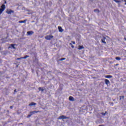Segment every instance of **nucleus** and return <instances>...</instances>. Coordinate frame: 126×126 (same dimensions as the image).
I'll return each instance as SVG.
<instances>
[{"instance_id":"obj_1","label":"nucleus","mask_w":126,"mask_h":126,"mask_svg":"<svg viewBox=\"0 0 126 126\" xmlns=\"http://www.w3.org/2000/svg\"><path fill=\"white\" fill-rule=\"evenodd\" d=\"M0 14H1V13H2V12H3L4 11V9H5V4H2L1 6H0Z\"/></svg>"},{"instance_id":"obj_2","label":"nucleus","mask_w":126,"mask_h":126,"mask_svg":"<svg viewBox=\"0 0 126 126\" xmlns=\"http://www.w3.org/2000/svg\"><path fill=\"white\" fill-rule=\"evenodd\" d=\"M53 38H54V36L51 35L45 36V39L46 40H51V39H53Z\"/></svg>"},{"instance_id":"obj_3","label":"nucleus","mask_w":126,"mask_h":126,"mask_svg":"<svg viewBox=\"0 0 126 126\" xmlns=\"http://www.w3.org/2000/svg\"><path fill=\"white\" fill-rule=\"evenodd\" d=\"M59 119L60 120H62V119H69V117H67L65 116L64 115H62L61 116L59 117Z\"/></svg>"},{"instance_id":"obj_4","label":"nucleus","mask_w":126,"mask_h":126,"mask_svg":"<svg viewBox=\"0 0 126 126\" xmlns=\"http://www.w3.org/2000/svg\"><path fill=\"white\" fill-rule=\"evenodd\" d=\"M40 111H31L30 112V114H31V115H33L34 114H37V113H40Z\"/></svg>"},{"instance_id":"obj_5","label":"nucleus","mask_w":126,"mask_h":126,"mask_svg":"<svg viewBox=\"0 0 126 126\" xmlns=\"http://www.w3.org/2000/svg\"><path fill=\"white\" fill-rule=\"evenodd\" d=\"M14 13V11H13L12 10H9L6 11V13H7V14H11Z\"/></svg>"},{"instance_id":"obj_6","label":"nucleus","mask_w":126,"mask_h":126,"mask_svg":"<svg viewBox=\"0 0 126 126\" xmlns=\"http://www.w3.org/2000/svg\"><path fill=\"white\" fill-rule=\"evenodd\" d=\"M27 34L29 35H33V34H34V32L33 31H29L27 32Z\"/></svg>"},{"instance_id":"obj_7","label":"nucleus","mask_w":126,"mask_h":126,"mask_svg":"<svg viewBox=\"0 0 126 126\" xmlns=\"http://www.w3.org/2000/svg\"><path fill=\"white\" fill-rule=\"evenodd\" d=\"M105 81V83L106 85H108V84H110V81H109V80L105 79L104 80Z\"/></svg>"},{"instance_id":"obj_8","label":"nucleus","mask_w":126,"mask_h":126,"mask_svg":"<svg viewBox=\"0 0 126 126\" xmlns=\"http://www.w3.org/2000/svg\"><path fill=\"white\" fill-rule=\"evenodd\" d=\"M69 100L72 101V102H73V101H74L75 99H74V98H73V97L70 96L69 97Z\"/></svg>"},{"instance_id":"obj_9","label":"nucleus","mask_w":126,"mask_h":126,"mask_svg":"<svg viewBox=\"0 0 126 126\" xmlns=\"http://www.w3.org/2000/svg\"><path fill=\"white\" fill-rule=\"evenodd\" d=\"M105 40H106V37H103V38L101 39V42L102 43H103L104 44H106V41H105Z\"/></svg>"},{"instance_id":"obj_10","label":"nucleus","mask_w":126,"mask_h":126,"mask_svg":"<svg viewBox=\"0 0 126 126\" xmlns=\"http://www.w3.org/2000/svg\"><path fill=\"white\" fill-rule=\"evenodd\" d=\"M26 21H27V19L24 20V21H19V23H26Z\"/></svg>"},{"instance_id":"obj_11","label":"nucleus","mask_w":126,"mask_h":126,"mask_svg":"<svg viewBox=\"0 0 126 126\" xmlns=\"http://www.w3.org/2000/svg\"><path fill=\"white\" fill-rule=\"evenodd\" d=\"M58 29L59 31V32H63V28H62V27H58Z\"/></svg>"},{"instance_id":"obj_12","label":"nucleus","mask_w":126,"mask_h":126,"mask_svg":"<svg viewBox=\"0 0 126 126\" xmlns=\"http://www.w3.org/2000/svg\"><path fill=\"white\" fill-rule=\"evenodd\" d=\"M78 49V50H82V49H84V47H83V46L79 45Z\"/></svg>"},{"instance_id":"obj_13","label":"nucleus","mask_w":126,"mask_h":126,"mask_svg":"<svg viewBox=\"0 0 126 126\" xmlns=\"http://www.w3.org/2000/svg\"><path fill=\"white\" fill-rule=\"evenodd\" d=\"M37 104L35 102H31L29 106H35Z\"/></svg>"},{"instance_id":"obj_14","label":"nucleus","mask_w":126,"mask_h":126,"mask_svg":"<svg viewBox=\"0 0 126 126\" xmlns=\"http://www.w3.org/2000/svg\"><path fill=\"white\" fill-rule=\"evenodd\" d=\"M105 78H112L113 76L112 75H106L105 76Z\"/></svg>"},{"instance_id":"obj_15","label":"nucleus","mask_w":126,"mask_h":126,"mask_svg":"<svg viewBox=\"0 0 126 126\" xmlns=\"http://www.w3.org/2000/svg\"><path fill=\"white\" fill-rule=\"evenodd\" d=\"M119 97H120V101H121V100H122V99L123 100H124V99H125V96H124V95H123V96L120 95Z\"/></svg>"},{"instance_id":"obj_16","label":"nucleus","mask_w":126,"mask_h":126,"mask_svg":"<svg viewBox=\"0 0 126 126\" xmlns=\"http://www.w3.org/2000/svg\"><path fill=\"white\" fill-rule=\"evenodd\" d=\"M38 90H39V91H41L42 92H43L44 91V89L42 87H39L38 88Z\"/></svg>"},{"instance_id":"obj_17","label":"nucleus","mask_w":126,"mask_h":126,"mask_svg":"<svg viewBox=\"0 0 126 126\" xmlns=\"http://www.w3.org/2000/svg\"><path fill=\"white\" fill-rule=\"evenodd\" d=\"M115 60H116L117 61H121V57H117L115 58Z\"/></svg>"},{"instance_id":"obj_18","label":"nucleus","mask_w":126,"mask_h":126,"mask_svg":"<svg viewBox=\"0 0 126 126\" xmlns=\"http://www.w3.org/2000/svg\"><path fill=\"white\" fill-rule=\"evenodd\" d=\"M11 47L13 49H15V44H11Z\"/></svg>"},{"instance_id":"obj_19","label":"nucleus","mask_w":126,"mask_h":126,"mask_svg":"<svg viewBox=\"0 0 126 126\" xmlns=\"http://www.w3.org/2000/svg\"><path fill=\"white\" fill-rule=\"evenodd\" d=\"M100 114L101 115H102V116H106V114H108V113L107 112V111H105V113H101Z\"/></svg>"},{"instance_id":"obj_20","label":"nucleus","mask_w":126,"mask_h":126,"mask_svg":"<svg viewBox=\"0 0 126 126\" xmlns=\"http://www.w3.org/2000/svg\"><path fill=\"white\" fill-rule=\"evenodd\" d=\"M27 58H29V56L26 55V56H25L24 57H22V59H27Z\"/></svg>"},{"instance_id":"obj_21","label":"nucleus","mask_w":126,"mask_h":126,"mask_svg":"<svg viewBox=\"0 0 126 126\" xmlns=\"http://www.w3.org/2000/svg\"><path fill=\"white\" fill-rule=\"evenodd\" d=\"M94 12H100V10H99L98 9H95L94 10Z\"/></svg>"},{"instance_id":"obj_22","label":"nucleus","mask_w":126,"mask_h":126,"mask_svg":"<svg viewBox=\"0 0 126 126\" xmlns=\"http://www.w3.org/2000/svg\"><path fill=\"white\" fill-rule=\"evenodd\" d=\"M114 1H115V2H116L117 3H119V2H121V1L118 0H113Z\"/></svg>"},{"instance_id":"obj_23","label":"nucleus","mask_w":126,"mask_h":126,"mask_svg":"<svg viewBox=\"0 0 126 126\" xmlns=\"http://www.w3.org/2000/svg\"><path fill=\"white\" fill-rule=\"evenodd\" d=\"M70 46H71V48H72V49L74 48V46L72 45V43H69Z\"/></svg>"},{"instance_id":"obj_24","label":"nucleus","mask_w":126,"mask_h":126,"mask_svg":"<svg viewBox=\"0 0 126 126\" xmlns=\"http://www.w3.org/2000/svg\"><path fill=\"white\" fill-rule=\"evenodd\" d=\"M64 60H65V58H61V59H60V61H64Z\"/></svg>"},{"instance_id":"obj_25","label":"nucleus","mask_w":126,"mask_h":126,"mask_svg":"<svg viewBox=\"0 0 126 126\" xmlns=\"http://www.w3.org/2000/svg\"><path fill=\"white\" fill-rule=\"evenodd\" d=\"M109 104L110 105V106H114V103L113 102H110Z\"/></svg>"},{"instance_id":"obj_26","label":"nucleus","mask_w":126,"mask_h":126,"mask_svg":"<svg viewBox=\"0 0 126 126\" xmlns=\"http://www.w3.org/2000/svg\"><path fill=\"white\" fill-rule=\"evenodd\" d=\"M22 59H23L22 57H21V58H17L16 60L17 61H19V60H22Z\"/></svg>"},{"instance_id":"obj_27","label":"nucleus","mask_w":126,"mask_h":126,"mask_svg":"<svg viewBox=\"0 0 126 126\" xmlns=\"http://www.w3.org/2000/svg\"><path fill=\"white\" fill-rule=\"evenodd\" d=\"M31 116H32V115L31 114H29L27 116V118H30V117H31Z\"/></svg>"},{"instance_id":"obj_28","label":"nucleus","mask_w":126,"mask_h":126,"mask_svg":"<svg viewBox=\"0 0 126 126\" xmlns=\"http://www.w3.org/2000/svg\"><path fill=\"white\" fill-rule=\"evenodd\" d=\"M72 44H73L74 45L75 44V41H71Z\"/></svg>"},{"instance_id":"obj_29","label":"nucleus","mask_w":126,"mask_h":126,"mask_svg":"<svg viewBox=\"0 0 126 126\" xmlns=\"http://www.w3.org/2000/svg\"><path fill=\"white\" fill-rule=\"evenodd\" d=\"M4 2V4H5V3H6V0H3Z\"/></svg>"},{"instance_id":"obj_30","label":"nucleus","mask_w":126,"mask_h":126,"mask_svg":"<svg viewBox=\"0 0 126 126\" xmlns=\"http://www.w3.org/2000/svg\"><path fill=\"white\" fill-rule=\"evenodd\" d=\"M13 106H10V109H13Z\"/></svg>"},{"instance_id":"obj_31","label":"nucleus","mask_w":126,"mask_h":126,"mask_svg":"<svg viewBox=\"0 0 126 126\" xmlns=\"http://www.w3.org/2000/svg\"><path fill=\"white\" fill-rule=\"evenodd\" d=\"M14 92L15 93L16 92H17V91H16V89H15L14 91Z\"/></svg>"},{"instance_id":"obj_32","label":"nucleus","mask_w":126,"mask_h":126,"mask_svg":"<svg viewBox=\"0 0 126 126\" xmlns=\"http://www.w3.org/2000/svg\"><path fill=\"white\" fill-rule=\"evenodd\" d=\"M124 1L126 2L125 4L126 5V0H125Z\"/></svg>"},{"instance_id":"obj_33","label":"nucleus","mask_w":126,"mask_h":126,"mask_svg":"<svg viewBox=\"0 0 126 126\" xmlns=\"http://www.w3.org/2000/svg\"><path fill=\"white\" fill-rule=\"evenodd\" d=\"M124 40H125V41H126V38H124Z\"/></svg>"},{"instance_id":"obj_34","label":"nucleus","mask_w":126,"mask_h":126,"mask_svg":"<svg viewBox=\"0 0 126 126\" xmlns=\"http://www.w3.org/2000/svg\"><path fill=\"white\" fill-rule=\"evenodd\" d=\"M113 101H115V99H113Z\"/></svg>"}]
</instances>
